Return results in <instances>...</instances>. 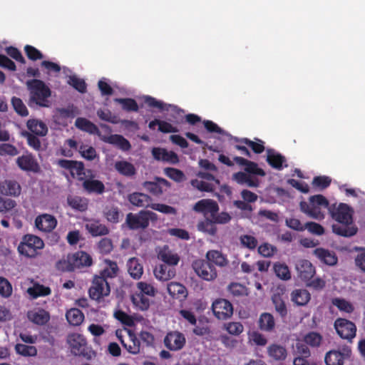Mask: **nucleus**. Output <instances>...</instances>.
Wrapping results in <instances>:
<instances>
[{"label": "nucleus", "mask_w": 365, "mask_h": 365, "mask_svg": "<svg viewBox=\"0 0 365 365\" xmlns=\"http://www.w3.org/2000/svg\"><path fill=\"white\" fill-rule=\"evenodd\" d=\"M85 227L93 237L107 235L110 231L108 227L101 224L99 220L93 219L88 220Z\"/></svg>", "instance_id": "obj_19"}, {"label": "nucleus", "mask_w": 365, "mask_h": 365, "mask_svg": "<svg viewBox=\"0 0 365 365\" xmlns=\"http://www.w3.org/2000/svg\"><path fill=\"white\" fill-rule=\"evenodd\" d=\"M66 317L68 322L72 326H79L84 320L83 313L77 308H72L67 311Z\"/></svg>", "instance_id": "obj_41"}, {"label": "nucleus", "mask_w": 365, "mask_h": 365, "mask_svg": "<svg viewBox=\"0 0 365 365\" xmlns=\"http://www.w3.org/2000/svg\"><path fill=\"white\" fill-rule=\"evenodd\" d=\"M30 93V101L40 107H49L51 91L45 83L39 79H32L26 82Z\"/></svg>", "instance_id": "obj_2"}, {"label": "nucleus", "mask_w": 365, "mask_h": 365, "mask_svg": "<svg viewBox=\"0 0 365 365\" xmlns=\"http://www.w3.org/2000/svg\"><path fill=\"white\" fill-rule=\"evenodd\" d=\"M115 169L120 175L126 177H131L136 173V169L135 166L126 160H120L115 162Z\"/></svg>", "instance_id": "obj_37"}, {"label": "nucleus", "mask_w": 365, "mask_h": 365, "mask_svg": "<svg viewBox=\"0 0 365 365\" xmlns=\"http://www.w3.org/2000/svg\"><path fill=\"white\" fill-rule=\"evenodd\" d=\"M192 266L195 272L204 280L211 281L217 277L216 269L209 262L197 259L193 262Z\"/></svg>", "instance_id": "obj_7"}, {"label": "nucleus", "mask_w": 365, "mask_h": 365, "mask_svg": "<svg viewBox=\"0 0 365 365\" xmlns=\"http://www.w3.org/2000/svg\"><path fill=\"white\" fill-rule=\"evenodd\" d=\"M273 268L274 273L279 279L283 280H288L291 279V273L286 264L277 262L274 264Z\"/></svg>", "instance_id": "obj_50"}, {"label": "nucleus", "mask_w": 365, "mask_h": 365, "mask_svg": "<svg viewBox=\"0 0 365 365\" xmlns=\"http://www.w3.org/2000/svg\"><path fill=\"white\" fill-rule=\"evenodd\" d=\"M257 142L252 141L248 138H242L240 141L249 146L255 153L260 154L264 152V142L259 139H256Z\"/></svg>", "instance_id": "obj_55"}, {"label": "nucleus", "mask_w": 365, "mask_h": 365, "mask_svg": "<svg viewBox=\"0 0 365 365\" xmlns=\"http://www.w3.org/2000/svg\"><path fill=\"white\" fill-rule=\"evenodd\" d=\"M107 266L100 272L97 277H101L105 279L106 281H108L109 279L115 278L118 272V267L115 262H113L111 260H106Z\"/></svg>", "instance_id": "obj_38"}, {"label": "nucleus", "mask_w": 365, "mask_h": 365, "mask_svg": "<svg viewBox=\"0 0 365 365\" xmlns=\"http://www.w3.org/2000/svg\"><path fill=\"white\" fill-rule=\"evenodd\" d=\"M22 135L26 139L27 144L31 148L38 152L43 150L41 141L37 135L28 131L23 132Z\"/></svg>", "instance_id": "obj_46"}, {"label": "nucleus", "mask_w": 365, "mask_h": 365, "mask_svg": "<svg viewBox=\"0 0 365 365\" xmlns=\"http://www.w3.org/2000/svg\"><path fill=\"white\" fill-rule=\"evenodd\" d=\"M93 259L90 255L83 251H78L73 255H68L66 259L60 260L57 263L58 269L66 272H73L76 269L89 267Z\"/></svg>", "instance_id": "obj_3"}, {"label": "nucleus", "mask_w": 365, "mask_h": 365, "mask_svg": "<svg viewBox=\"0 0 365 365\" xmlns=\"http://www.w3.org/2000/svg\"><path fill=\"white\" fill-rule=\"evenodd\" d=\"M110 293V287L108 281L101 277L95 275L88 289L89 297L99 302L105 297L108 296Z\"/></svg>", "instance_id": "obj_5"}, {"label": "nucleus", "mask_w": 365, "mask_h": 365, "mask_svg": "<svg viewBox=\"0 0 365 365\" xmlns=\"http://www.w3.org/2000/svg\"><path fill=\"white\" fill-rule=\"evenodd\" d=\"M11 103L14 110L21 116H27L29 111L22 100L19 98L14 96L11 98Z\"/></svg>", "instance_id": "obj_58"}, {"label": "nucleus", "mask_w": 365, "mask_h": 365, "mask_svg": "<svg viewBox=\"0 0 365 365\" xmlns=\"http://www.w3.org/2000/svg\"><path fill=\"white\" fill-rule=\"evenodd\" d=\"M27 292L33 299H36L39 297L49 295L51 293V289L48 287L36 283L33 287H29Z\"/></svg>", "instance_id": "obj_42"}, {"label": "nucleus", "mask_w": 365, "mask_h": 365, "mask_svg": "<svg viewBox=\"0 0 365 365\" xmlns=\"http://www.w3.org/2000/svg\"><path fill=\"white\" fill-rule=\"evenodd\" d=\"M322 337L317 332L312 331L305 335L304 338V342L313 347L319 346L322 343Z\"/></svg>", "instance_id": "obj_59"}, {"label": "nucleus", "mask_w": 365, "mask_h": 365, "mask_svg": "<svg viewBox=\"0 0 365 365\" xmlns=\"http://www.w3.org/2000/svg\"><path fill=\"white\" fill-rule=\"evenodd\" d=\"M128 200L133 205L138 207H149L152 198L143 192H133L128 196Z\"/></svg>", "instance_id": "obj_24"}, {"label": "nucleus", "mask_w": 365, "mask_h": 365, "mask_svg": "<svg viewBox=\"0 0 365 365\" xmlns=\"http://www.w3.org/2000/svg\"><path fill=\"white\" fill-rule=\"evenodd\" d=\"M115 102L120 103L122 106V108L128 112H138V105L135 100L130 98H115Z\"/></svg>", "instance_id": "obj_49"}, {"label": "nucleus", "mask_w": 365, "mask_h": 365, "mask_svg": "<svg viewBox=\"0 0 365 365\" xmlns=\"http://www.w3.org/2000/svg\"><path fill=\"white\" fill-rule=\"evenodd\" d=\"M210 217L212 218L214 222L220 225H225L229 223L231 220V215L227 212H222L218 213L217 212H211Z\"/></svg>", "instance_id": "obj_60"}, {"label": "nucleus", "mask_w": 365, "mask_h": 365, "mask_svg": "<svg viewBox=\"0 0 365 365\" xmlns=\"http://www.w3.org/2000/svg\"><path fill=\"white\" fill-rule=\"evenodd\" d=\"M0 191L4 195L17 197L21 194V187L16 181L6 180L0 184Z\"/></svg>", "instance_id": "obj_20"}, {"label": "nucleus", "mask_w": 365, "mask_h": 365, "mask_svg": "<svg viewBox=\"0 0 365 365\" xmlns=\"http://www.w3.org/2000/svg\"><path fill=\"white\" fill-rule=\"evenodd\" d=\"M133 303L138 307L140 310L145 311L148 309L150 307V300L149 299L143 294V293H135L132 297Z\"/></svg>", "instance_id": "obj_53"}, {"label": "nucleus", "mask_w": 365, "mask_h": 365, "mask_svg": "<svg viewBox=\"0 0 365 365\" xmlns=\"http://www.w3.org/2000/svg\"><path fill=\"white\" fill-rule=\"evenodd\" d=\"M83 189L88 193L103 194L105 191L104 184L98 180L86 179L83 182Z\"/></svg>", "instance_id": "obj_31"}, {"label": "nucleus", "mask_w": 365, "mask_h": 365, "mask_svg": "<svg viewBox=\"0 0 365 365\" xmlns=\"http://www.w3.org/2000/svg\"><path fill=\"white\" fill-rule=\"evenodd\" d=\"M160 257L165 262L164 264H168L170 267L177 265L180 261V257L177 254H172L170 252H160Z\"/></svg>", "instance_id": "obj_57"}, {"label": "nucleus", "mask_w": 365, "mask_h": 365, "mask_svg": "<svg viewBox=\"0 0 365 365\" xmlns=\"http://www.w3.org/2000/svg\"><path fill=\"white\" fill-rule=\"evenodd\" d=\"M26 125L30 130L29 133L38 136H45L48 133L46 125L37 119H30L27 121Z\"/></svg>", "instance_id": "obj_30"}, {"label": "nucleus", "mask_w": 365, "mask_h": 365, "mask_svg": "<svg viewBox=\"0 0 365 365\" xmlns=\"http://www.w3.org/2000/svg\"><path fill=\"white\" fill-rule=\"evenodd\" d=\"M228 291L233 297L247 294V287L240 283L232 282L228 286Z\"/></svg>", "instance_id": "obj_63"}, {"label": "nucleus", "mask_w": 365, "mask_h": 365, "mask_svg": "<svg viewBox=\"0 0 365 365\" xmlns=\"http://www.w3.org/2000/svg\"><path fill=\"white\" fill-rule=\"evenodd\" d=\"M331 182V180L328 176H317L313 178L312 185L319 190H324L330 185Z\"/></svg>", "instance_id": "obj_64"}, {"label": "nucleus", "mask_w": 365, "mask_h": 365, "mask_svg": "<svg viewBox=\"0 0 365 365\" xmlns=\"http://www.w3.org/2000/svg\"><path fill=\"white\" fill-rule=\"evenodd\" d=\"M185 341L184 334L179 331H170L164 339L165 346L171 351L180 350L185 346Z\"/></svg>", "instance_id": "obj_13"}, {"label": "nucleus", "mask_w": 365, "mask_h": 365, "mask_svg": "<svg viewBox=\"0 0 365 365\" xmlns=\"http://www.w3.org/2000/svg\"><path fill=\"white\" fill-rule=\"evenodd\" d=\"M27 317L31 322L37 325H45L50 320V314L43 309L30 311Z\"/></svg>", "instance_id": "obj_25"}, {"label": "nucleus", "mask_w": 365, "mask_h": 365, "mask_svg": "<svg viewBox=\"0 0 365 365\" xmlns=\"http://www.w3.org/2000/svg\"><path fill=\"white\" fill-rule=\"evenodd\" d=\"M128 340L122 341L123 346L132 354H137L140 351V341L131 331H128Z\"/></svg>", "instance_id": "obj_26"}, {"label": "nucleus", "mask_w": 365, "mask_h": 365, "mask_svg": "<svg viewBox=\"0 0 365 365\" xmlns=\"http://www.w3.org/2000/svg\"><path fill=\"white\" fill-rule=\"evenodd\" d=\"M69 85L73 86L76 91L81 93L86 91V83L84 80L79 78L75 76H70L68 81Z\"/></svg>", "instance_id": "obj_61"}, {"label": "nucleus", "mask_w": 365, "mask_h": 365, "mask_svg": "<svg viewBox=\"0 0 365 365\" xmlns=\"http://www.w3.org/2000/svg\"><path fill=\"white\" fill-rule=\"evenodd\" d=\"M106 143L116 145L123 151H128L131 148L130 142L121 135L113 134L103 139Z\"/></svg>", "instance_id": "obj_29"}, {"label": "nucleus", "mask_w": 365, "mask_h": 365, "mask_svg": "<svg viewBox=\"0 0 365 365\" xmlns=\"http://www.w3.org/2000/svg\"><path fill=\"white\" fill-rule=\"evenodd\" d=\"M267 162L268 164L277 170H282L283 168V164L286 162L284 156L280 153H276L272 149H268L267 150Z\"/></svg>", "instance_id": "obj_28"}, {"label": "nucleus", "mask_w": 365, "mask_h": 365, "mask_svg": "<svg viewBox=\"0 0 365 365\" xmlns=\"http://www.w3.org/2000/svg\"><path fill=\"white\" fill-rule=\"evenodd\" d=\"M103 215L108 222L116 224L119 222L120 212L118 207L111 206L106 207Z\"/></svg>", "instance_id": "obj_52"}, {"label": "nucleus", "mask_w": 365, "mask_h": 365, "mask_svg": "<svg viewBox=\"0 0 365 365\" xmlns=\"http://www.w3.org/2000/svg\"><path fill=\"white\" fill-rule=\"evenodd\" d=\"M128 272L134 279H139L143 274V267L138 259L133 257L127 262Z\"/></svg>", "instance_id": "obj_32"}, {"label": "nucleus", "mask_w": 365, "mask_h": 365, "mask_svg": "<svg viewBox=\"0 0 365 365\" xmlns=\"http://www.w3.org/2000/svg\"><path fill=\"white\" fill-rule=\"evenodd\" d=\"M242 247L255 250L258 246L257 239L251 235H241L239 237Z\"/></svg>", "instance_id": "obj_48"}, {"label": "nucleus", "mask_w": 365, "mask_h": 365, "mask_svg": "<svg viewBox=\"0 0 365 365\" xmlns=\"http://www.w3.org/2000/svg\"><path fill=\"white\" fill-rule=\"evenodd\" d=\"M193 210L197 212H217L219 210L218 204L213 200L203 199L197 201Z\"/></svg>", "instance_id": "obj_21"}, {"label": "nucleus", "mask_w": 365, "mask_h": 365, "mask_svg": "<svg viewBox=\"0 0 365 365\" xmlns=\"http://www.w3.org/2000/svg\"><path fill=\"white\" fill-rule=\"evenodd\" d=\"M67 342L73 355L83 356L87 355V341L82 334L78 333L69 334Z\"/></svg>", "instance_id": "obj_9"}, {"label": "nucleus", "mask_w": 365, "mask_h": 365, "mask_svg": "<svg viewBox=\"0 0 365 365\" xmlns=\"http://www.w3.org/2000/svg\"><path fill=\"white\" fill-rule=\"evenodd\" d=\"M314 253L322 262L329 266L335 265L338 262L336 254L328 250L319 247L317 248Z\"/></svg>", "instance_id": "obj_22"}, {"label": "nucleus", "mask_w": 365, "mask_h": 365, "mask_svg": "<svg viewBox=\"0 0 365 365\" xmlns=\"http://www.w3.org/2000/svg\"><path fill=\"white\" fill-rule=\"evenodd\" d=\"M171 185L167 180L156 177L155 181H145L143 187L150 194L155 196H160L163 193L165 188H168Z\"/></svg>", "instance_id": "obj_15"}, {"label": "nucleus", "mask_w": 365, "mask_h": 365, "mask_svg": "<svg viewBox=\"0 0 365 365\" xmlns=\"http://www.w3.org/2000/svg\"><path fill=\"white\" fill-rule=\"evenodd\" d=\"M57 164L61 168L68 170L73 178L84 175V164L82 162L61 159L58 160Z\"/></svg>", "instance_id": "obj_17"}, {"label": "nucleus", "mask_w": 365, "mask_h": 365, "mask_svg": "<svg viewBox=\"0 0 365 365\" xmlns=\"http://www.w3.org/2000/svg\"><path fill=\"white\" fill-rule=\"evenodd\" d=\"M331 304L336 307L340 312L346 314H351L354 311V305L349 301L342 298H333L331 299Z\"/></svg>", "instance_id": "obj_44"}, {"label": "nucleus", "mask_w": 365, "mask_h": 365, "mask_svg": "<svg viewBox=\"0 0 365 365\" xmlns=\"http://www.w3.org/2000/svg\"><path fill=\"white\" fill-rule=\"evenodd\" d=\"M67 203L71 208L80 212L86 211L88 205V201L86 198L76 195H68Z\"/></svg>", "instance_id": "obj_35"}, {"label": "nucleus", "mask_w": 365, "mask_h": 365, "mask_svg": "<svg viewBox=\"0 0 365 365\" xmlns=\"http://www.w3.org/2000/svg\"><path fill=\"white\" fill-rule=\"evenodd\" d=\"M125 224L130 230H144L148 227L147 218L145 217L143 210L135 214L132 212L127 214Z\"/></svg>", "instance_id": "obj_11"}, {"label": "nucleus", "mask_w": 365, "mask_h": 365, "mask_svg": "<svg viewBox=\"0 0 365 365\" xmlns=\"http://www.w3.org/2000/svg\"><path fill=\"white\" fill-rule=\"evenodd\" d=\"M351 350L349 347L343 348V351L332 349L328 351L324 357L327 365H344V359L351 356Z\"/></svg>", "instance_id": "obj_12"}, {"label": "nucleus", "mask_w": 365, "mask_h": 365, "mask_svg": "<svg viewBox=\"0 0 365 365\" xmlns=\"http://www.w3.org/2000/svg\"><path fill=\"white\" fill-rule=\"evenodd\" d=\"M272 303L274 306L275 311L279 316L284 319L288 314L287 305L279 294H274L272 297Z\"/></svg>", "instance_id": "obj_45"}, {"label": "nucleus", "mask_w": 365, "mask_h": 365, "mask_svg": "<svg viewBox=\"0 0 365 365\" xmlns=\"http://www.w3.org/2000/svg\"><path fill=\"white\" fill-rule=\"evenodd\" d=\"M17 354L24 356H35L37 355V349L34 346L24 344H17L15 346Z\"/></svg>", "instance_id": "obj_51"}, {"label": "nucleus", "mask_w": 365, "mask_h": 365, "mask_svg": "<svg viewBox=\"0 0 365 365\" xmlns=\"http://www.w3.org/2000/svg\"><path fill=\"white\" fill-rule=\"evenodd\" d=\"M259 328L262 331H272L275 327V320L274 316L268 312L261 314L258 321Z\"/></svg>", "instance_id": "obj_33"}, {"label": "nucleus", "mask_w": 365, "mask_h": 365, "mask_svg": "<svg viewBox=\"0 0 365 365\" xmlns=\"http://www.w3.org/2000/svg\"><path fill=\"white\" fill-rule=\"evenodd\" d=\"M329 211L331 217L338 222L332 225L334 233L345 237L356 234L358 229L353 223L352 210L346 204L340 203L338 206L334 204L329 207Z\"/></svg>", "instance_id": "obj_1"}, {"label": "nucleus", "mask_w": 365, "mask_h": 365, "mask_svg": "<svg viewBox=\"0 0 365 365\" xmlns=\"http://www.w3.org/2000/svg\"><path fill=\"white\" fill-rule=\"evenodd\" d=\"M43 247L44 242L41 238L34 235L27 234L22 237L17 250L20 255L33 258L38 255V251Z\"/></svg>", "instance_id": "obj_4"}, {"label": "nucleus", "mask_w": 365, "mask_h": 365, "mask_svg": "<svg viewBox=\"0 0 365 365\" xmlns=\"http://www.w3.org/2000/svg\"><path fill=\"white\" fill-rule=\"evenodd\" d=\"M212 310L216 318L220 320H227L233 314V306L225 299H217L212 302Z\"/></svg>", "instance_id": "obj_8"}, {"label": "nucleus", "mask_w": 365, "mask_h": 365, "mask_svg": "<svg viewBox=\"0 0 365 365\" xmlns=\"http://www.w3.org/2000/svg\"><path fill=\"white\" fill-rule=\"evenodd\" d=\"M24 51L28 58L31 61L41 60L43 58V53L33 46L26 45Z\"/></svg>", "instance_id": "obj_62"}, {"label": "nucleus", "mask_w": 365, "mask_h": 365, "mask_svg": "<svg viewBox=\"0 0 365 365\" xmlns=\"http://www.w3.org/2000/svg\"><path fill=\"white\" fill-rule=\"evenodd\" d=\"M16 163L18 167L24 171L34 173H37L40 171L39 164L34 155L31 153L27 152L26 154L18 157Z\"/></svg>", "instance_id": "obj_10"}, {"label": "nucleus", "mask_w": 365, "mask_h": 365, "mask_svg": "<svg viewBox=\"0 0 365 365\" xmlns=\"http://www.w3.org/2000/svg\"><path fill=\"white\" fill-rule=\"evenodd\" d=\"M35 227L44 232H52L57 226L56 218L50 214H41L35 219Z\"/></svg>", "instance_id": "obj_14"}, {"label": "nucleus", "mask_w": 365, "mask_h": 365, "mask_svg": "<svg viewBox=\"0 0 365 365\" xmlns=\"http://www.w3.org/2000/svg\"><path fill=\"white\" fill-rule=\"evenodd\" d=\"M206 257L207 259V262L220 267L225 266L227 263V260L225 257L218 250L208 251L207 252Z\"/></svg>", "instance_id": "obj_43"}, {"label": "nucleus", "mask_w": 365, "mask_h": 365, "mask_svg": "<svg viewBox=\"0 0 365 365\" xmlns=\"http://www.w3.org/2000/svg\"><path fill=\"white\" fill-rule=\"evenodd\" d=\"M269 356L276 361H284L287 356V349L279 344H273L267 349Z\"/></svg>", "instance_id": "obj_39"}, {"label": "nucleus", "mask_w": 365, "mask_h": 365, "mask_svg": "<svg viewBox=\"0 0 365 365\" xmlns=\"http://www.w3.org/2000/svg\"><path fill=\"white\" fill-rule=\"evenodd\" d=\"M167 289L170 295L176 299L185 298L187 294L185 287L178 282L169 283Z\"/></svg>", "instance_id": "obj_40"}, {"label": "nucleus", "mask_w": 365, "mask_h": 365, "mask_svg": "<svg viewBox=\"0 0 365 365\" xmlns=\"http://www.w3.org/2000/svg\"><path fill=\"white\" fill-rule=\"evenodd\" d=\"M75 125L78 129L90 134H99V129L96 125L84 118H78L76 120Z\"/></svg>", "instance_id": "obj_36"}, {"label": "nucleus", "mask_w": 365, "mask_h": 365, "mask_svg": "<svg viewBox=\"0 0 365 365\" xmlns=\"http://www.w3.org/2000/svg\"><path fill=\"white\" fill-rule=\"evenodd\" d=\"M337 334L349 342H352L356 334V326L351 321L345 318H337L334 323Z\"/></svg>", "instance_id": "obj_6"}, {"label": "nucleus", "mask_w": 365, "mask_h": 365, "mask_svg": "<svg viewBox=\"0 0 365 365\" xmlns=\"http://www.w3.org/2000/svg\"><path fill=\"white\" fill-rule=\"evenodd\" d=\"M190 185L195 189L201 192H212L215 190V185L213 182L192 179Z\"/></svg>", "instance_id": "obj_47"}, {"label": "nucleus", "mask_w": 365, "mask_h": 365, "mask_svg": "<svg viewBox=\"0 0 365 365\" xmlns=\"http://www.w3.org/2000/svg\"><path fill=\"white\" fill-rule=\"evenodd\" d=\"M153 158L158 161H163L175 165L178 163V155L174 151H168L165 148H153L152 149Z\"/></svg>", "instance_id": "obj_18"}, {"label": "nucleus", "mask_w": 365, "mask_h": 365, "mask_svg": "<svg viewBox=\"0 0 365 365\" xmlns=\"http://www.w3.org/2000/svg\"><path fill=\"white\" fill-rule=\"evenodd\" d=\"M175 269L168 264H160L156 266L154 269L155 277L160 281H168L175 276Z\"/></svg>", "instance_id": "obj_23"}, {"label": "nucleus", "mask_w": 365, "mask_h": 365, "mask_svg": "<svg viewBox=\"0 0 365 365\" xmlns=\"http://www.w3.org/2000/svg\"><path fill=\"white\" fill-rule=\"evenodd\" d=\"M197 228L200 232H204L210 236H215L217 232L216 225L211 217H205L204 220L198 222Z\"/></svg>", "instance_id": "obj_34"}, {"label": "nucleus", "mask_w": 365, "mask_h": 365, "mask_svg": "<svg viewBox=\"0 0 365 365\" xmlns=\"http://www.w3.org/2000/svg\"><path fill=\"white\" fill-rule=\"evenodd\" d=\"M311 299V294L305 289H295L291 293V300L297 306H305Z\"/></svg>", "instance_id": "obj_27"}, {"label": "nucleus", "mask_w": 365, "mask_h": 365, "mask_svg": "<svg viewBox=\"0 0 365 365\" xmlns=\"http://www.w3.org/2000/svg\"><path fill=\"white\" fill-rule=\"evenodd\" d=\"M257 251L264 257H271L277 252V249L275 246L268 242H264L257 246Z\"/></svg>", "instance_id": "obj_56"}, {"label": "nucleus", "mask_w": 365, "mask_h": 365, "mask_svg": "<svg viewBox=\"0 0 365 365\" xmlns=\"http://www.w3.org/2000/svg\"><path fill=\"white\" fill-rule=\"evenodd\" d=\"M78 152L83 158L88 160H93L97 157L95 148L91 145H85L83 143L79 145Z\"/></svg>", "instance_id": "obj_54"}, {"label": "nucleus", "mask_w": 365, "mask_h": 365, "mask_svg": "<svg viewBox=\"0 0 365 365\" xmlns=\"http://www.w3.org/2000/svg\"><path fill=\"white\" fill-rule=\"evenodd\" d=\"M298 277L304 282L310 280L315 274V268L307 259H299L296 263Z\"/></svg>", "instance_id": "obj_16"}]
</instances>
